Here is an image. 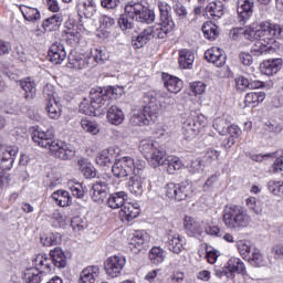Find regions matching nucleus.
<instances>
[{
	"mask_svg": "<svg viewBox=\"0 0 283 283\" xmlns=\"http://www.w3.org/2000/svg\"><path fill=\"white\" fill-rule=\"evenodd\" d=\"M206 61L216 65V67H222L227 63V55L224 51L218 46H213L206 51L205 53Z\"/></svg>",
	"mask_w": 283,
	"mask_h": 283,
	"instance_id": "obj_23",
	"label": "nucleus"
},
{
	"mask_svg": "<svg viewBox=\"0 0 283 283\" xmlns=\"http://www.w3.org/2000/svg\"><path fill=\"white\" fill-rule=\"evenodd\" d=\"M282 36V28L277 24L271 25L269 22H263V27L261 29V35L259 41L266 44L270 48H273V43H275V38Z\"/></svg>",
	"mask_w": 283,
	"mask_h": 283,
	"instance_id": "obj_11",
	"label": "nucleus"
},
{
	"mask_svg": "<svg viewBox=\"0 0 283 283\" xmlns=\"http://www.w3.org/2000/svg\"><path fill=\"white\" fill-rule=\"evenodd\" d=\"M48 277V272L39 268H29L24 271L22 280L25 283H41Z\"/></svg>",
	"mask_w": 283,
	"mask_h": 283,
	"instance_id": "obj_26",
	"label": "nucleus"
},
{
	"mask_svg": "<svg viewBox=\"0 0 283 283\" xmlns=\"http://www.w3.org/2000/svg\"><path fill=\"white\" fill-rule=\"evenodd\" d=\"M167 253L160 247H154L149 251V260L151 264H163Z\"/></svg>",
	"mask_w": 283,
	"mask_h": 283,
	"instance_id": "obj_48",
	"label": "nucleus"
},
{
	"mask_svg": "<svg viewBox=\"0 0 283 283\" xmlns=\"http://www.w3.org/2000/svg\"><path fill=\"white\" fill-rule=\"evenodd\" d=\"M98 275H101L98 265L87 266L80 273V283H94Z\"/></svg>",
	"mask_w": 283,
	"mask_h": 283,
	"instance_id": "obj_31",
	"label": "nucleus"
},
{
	"mask_svg": "<svg viewBox=\"0 0 283 283\" xmlns=\"http://www.w3.org/2000/svg\"><path fill=\"white\" fill-rule=\"evenodd\" d=\"M20 10L25 21L33 22V21H39L41 19V12H39V9L36 8L22 6Z\"/></svg>",
	"mask_w": 283,
	"mask_h": 283,
	"instance_id": "obj_47",
	"label": "nucleus"
},
{
	"mask_svg": "<svg viewBox=\"0 0 283 283\" xmlns=\"http://www.w3.org/2000/svg\"><path fill=\"white\" fill-rule=\"evenodd\" d=\"M272 171L275 174L277 171H283V151L276 157L272 165Z\"/></svg>",
	"mask_w": 283,
	"mask_h": 283,
	"instance_id": "obj_64",
	"label": "nucleus"
},
{
	"mask_svg": "<svg viewBox=\"0 0 283 283\" xmlns=\"http://www.w3.org/2000/svg\"><path fill=\"white\" fill-rule=\"evenodd\" d=\"M19 154V148L15 146L0 145V169L10 171L14 164V157Z\"/></svg>",
	"mask_w": 283,
	"mask_h": 283,
	"instance_id": "obj_12",
	"label": "nucleus"
},
{
	"mask_svg": "<svg viewBox=\"0 0 283 283\" xmlns=\"http://www.w3.org/2000/svg\"><path fill=\"white\" fill-rule=\"evenodd\" d=\"M135 21L149 25L156 21V13L140 2H129L125 6L124 13L118 19V25L123 31L132 30Z\"/></svg>",
	"mask_w": 283,
	"mask_h": 283,
	"instance_id": "obj_3",
	"label": "nucleus"
},
{
	"mask_svg": "<svg viewBox=\"0 0 283 283\" xmlns=\"http://www.w3.org/2000/svg\"><path fill=\"white\" fill-rule=\"evenodd\" d=\"M76 10L81 19H93L96 14V3L94 0H77Z\"/></svg>",
	"mask_w": 283,
	"mask_h": 283,
	"instance_id": "obj_24",
	"label": "nucleus"
},
{
	"mask_svg": "<svg viewBox=\"0 0 283 283\" xmlns=\"http://www.w3.org/2000/svg\"><path fill=\"white\" fill-rule=\"evenodd\" d=\"M63 23V14L55 13L51 15L50 18H46L42 22V28L45 30V32H56L59 28H61Z\"/></svg>",
	"mask_w": 283,
	"mask_h": 283,
	"instance_id": "obj_33",
	"label": "nucleus"
},
{
	"mask_svg": "<svg viewBox=\"0 0 283 283\" xmlns=\"http://www.w3.org/2000/svg\"><path fill=\"white\" fill-rule=\"evenodd\" d=\"M249 263L252 266H264L266 261H264V255L261 254L260 250L254 249L252 252V256L249 258Z\"/></svg>",
	"mask_w": 283,
	"mask_h": 283,
	"instance_id": "obj_51",
	"label": "nucleus"
},
{
	"mask_svg": "<svg viewBox=\"0 0 283 283\" xmlns=\"http://www.w3.org/2000/svg\"><path fill=\"white\" fill-rule=\"evenodd\" d=\"M234 81H235L237 90H239L240 92H245V90H250L251 81H249V78L240 75L235 77Z\"/></svg>",
	"mask_w": 283,
	"mask_h": 283,
	"instance_id": "obj_56",
	"label": "nucleus"
},
{
	"mask_svg": "<svg viewBox=\"0 0 283 283\" xmlns=\"http://www.w3.org/2000/svg\"><path fill=\"white\" fill-rule=\"evenodd\" d=\"M264 98H266L264 92H252L245 95L244 103L247 107H258L260 103H263Z\"/></svg>",
	"mask_w": 283,
	"mask_h": 283,
	"instance_id": "obj_44",
	"label": "nucleus"
},
{
	"mask_svg": "<svg viewBox=\"0 0 283 283\" xmlns=\"http://www.w3.org/2000/svg\"><path fill=\"white\" fill-rule=\"evenodd\" d=\"M106 117L112 125H120L123 120H125V113H123V109H120V107L112 105L107 109Z\"/></svg>",
	"mask_w": 283,
	"mask_h": 283,
	"instance_id": "obj_36",
	"label": "nucleus"
},
{
	"mask_svg": "<svg viewBox=\"0 0 283 283\" xmlns=\"http://www.w3.org/2000/svg\"><path fill=\"white\" fill-rule=\"evenodd\" d=\"M151 167H163L167 174L174 176V174L182 169V160L176 156H168L167 158L163 157L159 161L153 163Z\"/></svg>",
	"mask_w": 283,
	"mask_h": 283,
	"instance_id": "obj_15",
	"label": "nucleus"
},
{
	"mask_svg": "<svg viewBox=\"0 0 283 283\" xmlns=\"http://www.w3.org/2000/svg\"><path fill=\"white\" fill-rule=\"evenodd\" d=\"M50 259L43 254H38L34 259L33 262L35 264V269H39V266H44L46 270V273H50L52 271L51 264H50Z\"/></svg>",
	"mask_w": 283,
	"mask_h": 283,
	"instance_id": "obj_53",
	"label": "nucleus"
},
{
	"mask_svg": "<svg viewBox=\"0 0 283 283\" xmlns=\"http://www.w3.org/2000/svg\"><path fill=\"white\" fill-rule=\"evenodd\" d=\"M263 24L264 22H261V23L254 22L249 27H247L245 29H243L244 39H247L248 41H259Z\"/></svg>",
	"mask_w": 283,
	"mask_h": 283,
	"instance_id": "obj_35",
	"label": "nucleus"
},
{
	"mask_svg": "<svg viewBox=\"0 0 283 283\" xmlns=\"http://www.w3.org/2000/svg\"><path fill=\"white\" fill-rule=\"evenodd\" d=\"M21 88L24 92L25 101H34L36 98V84L31 82L30 78L19 82Z\"/></svg>",
	"mask_w": 283,
	"mask_h": 283,
	"instance_id": "obj_40",
	"label": "nucleus"
},
{
	"mask_svg": "<svg viewBox=\"0 0 283 283\" xmlns=\"http://www.w3.org/2000/svg\"><path fill=\"white\" fill-rule=\"evenodd\" d=\"M213 127L221 136H227V134H229L231 138H240V136H242V129H240L238 125L227 126V120L224 119H216Z\"/></svg>",
	"mask_w": 283,
	"mask_h": 283,
	"instance_id": "obj_20",
	"label": "nucleus"
},
{
	"mask_svg": "<svg viewBox=\"0 0 283 283\" xmlns=\"http://www.w3.org/2000/svg\"><path fill=\"white\" fill-rule=\"evenodd\" d=\"M92 59H93V65L94 63H98L99 65H103V63L107 61L108 56L107 54H105V52H103V50L96 49L95 54Z\"/></svg>",
	"mask_w": 283,
	"mask_h": 283,
	"instance_id": "obj_61",
	"label": "nucleus"
},
{
	"mask_svg": "<svg viewBox=\"0 0 283 283\" xmlns=\"http://www.w3.org/2000/svg\"><path fill=\"white\" fill-rule=\"evenodd\" d=\"M193 61H196L193 52L187 49L179 51V66L182 67V70H191Z\"/></svg>",
	"mask_w": 283,
	"mask_h": 283,
	"instance_id": "obj_38",
	"label": "nucleus"
},
{
	"mask_svg": "<svg viewBox=\"0 0 283 283\" xmlns=\"http://www.w3.org/2000/svg\"><path fill=\"white\" fill-rule=\"evenodd\" d=\"M119 213L124 220L132 222V220H135V218L140 216V208L136 207L134 203H125Z\"/></svg>",
	"mask_w": 283,
	"mask_h": 283,
	"instance_id": "obj_39",
	"label": "nucleus"
},
{
	"mask_svg": "<svg viewBox=\"0 0 283 283\" xmlns=\"http://www.w3.org/2000/svg\"><path fill=\"white\" fill-rule=\"evenodd\" d=\"M45 112L49 118L59 120V118H61V105L59 104V101L51 99L46 102Z\"/></svg>",
	"mask_w": 283,
	"mask_h": 283,
	"instance_id": "obj_45",
	"label": "nucleus"
},
{
	"mask_svg": "<svg viewBox=\"0 0 283 283\" xmlns=\"http://www.w3.org/2000/svg\"><path fill=\"white\" fill-rule=\"evenodd\" d=\"M134 167H136L134 158L122 157L117 159L112 167L113 176H115V178H127V176H132Z\"/></svg>",
	"mask_w": 283,
	"mask_h": 283,
	"instance_id": "obj_9",
	"label": "nucleus"
},
{
	"mask_svg": "<svg viewBox=\"0 0 283 283\" xmlns=\"http://www.w3.org/2000/svg\"><path fill=\"white\" fill-rule=\"evenodd\" d=\"M203 32V36L209 39V41H216V36H218V27L214 24H203L201 28Z\"/></svg>",
	"mask_w": 283,
	"mask_h": 283,
	"instance_id": "obj_50",
	"label": "nucleus"
},
{
	"mask_svg": "<svg viewBox=\"0 0 283 283\" xmlns=\"http://www.w3.org/2000/svg\"><path fill=\"white\" fill-rule=\"evenodd\" d=\"M273 50V46H269L266 44H264V42H262V40H256L251 49V55L252 56H263V54H269V52Z\"/></svg>",
	"mask_w": 283,
	"mask_h": 283,
	"instance_id": "obj_46",
	"label": "nucleus"
},
{
	"mask_svg": "<svg viewBox=\"0 0 283 283\" xmlns=\"http://www.w3.org/2000/svg\"><path fill=\"white\" fill-rule=\"evenodd\" d=\"M94 59L80 53H72L69 56V67L73 70H87L94 67Z\"/></svg>",
	"mask_w": 283,
	"mask_h": 283,
	"instance_id": "obj_16",
	"label": "nucleus"
},
{
	"mask_svg": "<svg viewBox=\"0 0 283 283\" xmlns=\"http://www.w3.org/2000/svg\"><path fill=\"white\" fill-rule=\"evenodd\" d=\"M254 6V0H237L238 21L241 25H245L249 19L253 17Z\"/></svg>",
	"mask_w": 283,
	"mask_h": 283,
	"instance_id": "obj_14",
	"label": "nucleus"
},
{
	"mask_svg": "<svg viewBox=\"0 0 283 283\" xmlns=\"http://www.w3.org/2000/svg\"><path fill=\"white\" fill-rule=\"evenodd\" d=\"M261 74L265 76H273L282 70V59L266 60L260 65Z\"/></svg>",
	"mask_w": 283,
	"mask_h": 283,
	"instance_id": "obj_28",
	"label": "nucleus"
},
{
	"mask_svg": "<svg viewBox=\"0 0 283 283\" xmlns=\"http://www.w3.org/2000/svg\"><path fill=\"white\" fill-rule=\"evenodd\" d=\"M205 15L209 19H214V21L222 19L224 15V4L222 1L209 2L205 8Z\"/></svg>",
	"mask_w": 283,
	"mask_h": 283,
	"instance_id": "obj_27",
	"label": "nucleus"
},
{
	"mask_svg": "<svg viewBox=\"0 0 283 283\" xmlns=\"http://www.w3.org/2000/svg\"><path fill=\"white\" fill-rule=\"evenodd\" d=\"M165 193L169 200L182 202V200H187V198L193 196V185L188 180L179 184L170 182L165 186Z\"/></svg>",
	"mask_w": 283,
	"mask_h": 283,
	"instance_id": "obj_7",
	"label": "nucleus"
},
{
	"mask_svg": "<svg viewBox=\"0 0 283 283\" xmlns=\"http://www.w3.org/2000/svg\"><path fill=\"white\" fill-rule=\"evenodd\" d=\"M13 56L14 59H18V61H21L22 63H25V61H28V53H25V49H23L22 46L14 48Z\"/></svg>",
	"mask_w": 283,
	"mask_h": 283,
	"instance_id": "obj_62",
	"label": "nucleus"
},
{
	"mask_svg": "<svg viewBox=\"0 0 283 283\" xmlns=\"http://www.w3.org/2000/svg\"><path fill=\"white\" fill-rule=\"evenodd\" d=\"M43 96L46 102L56 101V93L54 92V85L46 84L43 87Z\"/></svg>",
	"mask_w": 283,
	"mask_h": 283,
	"instance_id": "obj_58",
	"label": "nucleus"
},
{
	"mask_svg": "<svg viewBox=\"0 0 283 283\" xmlns=\"http://www.w3.org/2000/svg\"><path fill=\"white\" fill-rule=\"evenodd\" d=\"M184 226L188 235L192 238H200V235H202V223L196 221L192 217H185Z\"/></svg>",
	"mask_w": 283,
	"mask_h": 283,
	"instance_id": "obj_30",
	"label": "nucleus"
},
{
	"mask_svg": "<svg viewBox=\"0 0 283 283\" xmlns=\"http://www.w3.org/2000/svg\"><path fill=\"white\" fill-rule=\"evenodd\" d=\"M96 92H99V97L104 101L105 107L109 105L111 98H120L125 94V88L123 86H106V87H96Z\"/></svg>",
	"mask_w": 283,
	"mask_h": 283,
	"instance_id": "obj_19",
	"label": "nucleus"
},
{
	"mask_svg": "<svg viewBox=\"0 0 283 283\" xmlns=\"http://www.w3.org/2000/svg\"><path fill=\"white\" fill-rule=\"evenodd\" d=\"M31 138L33 143L44 149H49L52 156L60 160H72L74 158V150L70 149L67 144L54 140V132L52 129L41 130L39 127L34 128Z\"/></svg>",
	"mask_w": 283,
	"mask_h": 283,
	"instance_id": "obj_2",
	"label": "nucleus"
},
{
	"mask_svg": "<svg viewBox=\"0 0 283 283\" xmlns=\"http://www.w3.org/2000/svg\"><path fill=\"white\" fill-rule=\"evenodd\" d=\"M81 126L84 132H87L88 134H92L93 136H96L101 129L98 128V124H95L94 122H90L87 119L81 120Z\"/></svg>",
	"mask_w": 283,
	"mask_h": 283,
	"instance_id": "obj_54",
	"label": "nucleus"
},
{
	"mask_svg": "<svg viewBox=\"0 0 283 283\" xmlns=\"http://www.w3.org/2000/svg\"><path fill=\"white\" fill-rule=\"evenodd\" d=\"M59 207H70L72 205V196L66 190L54 191L51 196Z\"/></svg>",
	"mask_w": 283,
	"mask_h": 283,
	"instance_id": "obj_41",
	"label": "nucleus"
},
{
	"mask_svg": "<svg viewBox=\"0 0 283 283\" xmlns=\"http://www.w3.org/2000/svg\"><path fill=\"white\" fill-rule=\"evenodd\" d=\"M125 264H127L125 256L114 255L106 260L104 269L109 277H118L123 269H125Z\"/></svg>",
	"mask_w": 283,
	"mask_h": 283,
	"instance_id": "obj_13",
	"label": "nucleus"
},
{
	"mask_svg": "<svg viewBox=\"0 0 283 283\" xmlns=\"http://www.w3.org/2000/svg\"><path fill=\"white\" fill-rule=\"evenodd\" d=\"M67 56V52L65 51V45L61 42L53 43L49 49V61L54 63V65H59L65 61Z\"/></svg>",
	"mask_w": 283,
	"mask_h": 283,
	"instance_id": "obj_22",
	"label": "nucleus"
},
{
	"mask_svg": "<svg viewBox=\"0 0 283 283\" xmlns=\"http://www.w3.org/2000/svg\"><path fill=\"white\" fill-rule=\"evenodd\" d=\"M50 255L54 266L57 269H65L67 266V256L60 247L54 248L50 251Z\"/></svg>",
	"mask_w": 283,
	"mask_h": 283,
	"instance_id": "obj_34",
	"label": "nucleus"
},
{
	"mask_svg": "<svg viewBox=\"0 0 283 283\" xmlns=\"http://www.w3.org/2000/svg\"><path fill=\"white\" fill-rule=\"evenodd\" d=\"M41 244L43 247H56L61 244V234L60 233H49L40 238Z\"/></svg>",
	"mask_w": 283,
	"mask_h": 283,
	"instance_id": "obj_49",
	"label": "nucleus"
},
{
	"mask_svg": "<svg viewBox=\"0 0 283 283\" xmlns=\"http://www.w3.org/2000/svg\"><path fill=\"white\" fill-rule=\"evenodd\" d=\"M222 222L227 229L242 231V229H247V227L251 224V217L242 206L230 205L226 206L223 209Z\"/></svg>",
	"mask_w": 283,
	"mask_h": 283,
	"instance_id": "obj_5",
	"label": "nucleus"
},
{
	"mask_svg": "<svg viewBox=\"0 0 283 283\" xmlns=\"http://www.w3.org/2000/svg\"><path fill=\"white\" fill-rule=\"evenodd\" d=\"M91 103L87 99H84L80 104L78 112L81 114H85L86 116H101V114H105L107 112V107L105 106V101L101 98V92L96 91V88H92L91 92Z\"/></svg>",
	"mask_w": 283,
	"mask_h": 283,
	"instance_id": "obj_6",
	"label": "nucleus"
},
{
	"mask_svg": "<svg viewBox=\"0 0 283 283\" xmlns=\"http://www.w3.org/2000/svg\"><path fill=\"white\" fill-rule=\"evenodd\" d=\"M190 90L191 92H193L195 96H198L207 92V84H205L203 82H192L190 84Z\"/></svg>",
	"mask_w": 283,
	"mask_h": 283,
	"instance_id": "obj_59",
	"label": "nucleus"
},
{
	"mask_svg": "<svg viewBox=\"0 0 283 283\" xmlns=\"http://www.w3.org/2000/svg\"><path fill=\"white\" fill-rule=\"evenodd\" d=\"M166 247L171 251V253H176L178 255L182 253V250L185 249V238L174 232V230H169L166 233Z\"/></svg>",
	"mask_w": 283,
	"mask_h": 283,
	"instance_id": "obj_18",
	"label": "nucleus"
},
{
	"mask_svg": "<svg viewBox=\"0 0 283 283\" xmlns=\"http://www.w3.org/2000/svg\"><path fill=\"white\" fill-rule=\"evenodd\" d=\"M160 96H163L161 93H148L144 97V103L146 105L143 111L133 114L130 117V125L134 127H143L156 123L158 111L160 109V102L158 101Z\"/></svg>",
	"mask_w": 283,
	"mask_h": 283,
	"instance_id": "obj_4",
	"label": "nucleus"
},
{
	"mask_svg": "<svg viewBox=\"0 0 283 283\" xmlns=\"http://www.w3.org/2000/svg\"><path fill=\"white\" fill-rule=\"evenodd\" d=\"M107 191H109V186L105 181L99 180L93 184L90 190V195L94 202L101 205L105 202V199L107 198Z\"/></svg>",
	"mask_w": 283,
	"mask_h": 283,
	"instance_id": "obj_21",
	"label": "nucleus"
},
{
	"mask_svg": "<svg viewBox=\"0 0 283 283\" xmlns=\"http://www.w3.org/2000/svg\"><path fill=\"white\" fill-rule=\"evenodd\" d=\"M268 189L273 196H280L283 193V184L280 181L271 180L268 182Z\"/></svg>",
	"mask_w": 283,
	"mask_h": 283,
	"instance_id": "obj_55",
	"label": "nucleus"
},
{
	"mask_svg": "<svg viewBox=\"0 0 283 283\" xmlns=\"http://www.w3.org/2000/svg\"><path fill=\"white\" fill-rule=\"evenodd\" d=\"M77 165H78L80 171H82L84 178H86V179L96 178L98 171L96 170L94 165H92V163H90L87 159L80 158L77 160Z\"/></svg>",
	"mask_w": 283,
	"mask_h": 283,
	"instance_id": "obj_37",
	"label": "nucleus"
},
{
	"mask_svg": "<svg viewBox=\"0 0 283 283\" xmlns=\"http://www.w3.org/2000/svg\"><path fill=\"white\" fill-rule=\"evenodd\" d=\"M147 238H148L147 232L136 231L129 242L132 249H137V251H143L145 244H147Z\"/></svg>",
	"mask_w": 283,
	"mask_h": 283,
	"instance_id": "obj_43",
	"label": "nucleus"
},
{
	"mask_svg": "<svg viewBox=\"0 0 283 283\" xmlns=\"http://www.w3.org/2000/svg\"><path fill=\"white\" fill-rule=\"evenodd\" d=\"M227 264L228 270L230 271V275H233V273H238L239 275H247V266L242 260L238 258H231Z\"/></svg>",
	"mask_w": 283,
	"mask_h": 283,
	"instance_id": "obj_42",
	"label": "nucleus"
},
{
	"mask_svg": "<svg viewBox=\"0 0 283 283\" xmlns=\"http://www.w3.org/2000/svg\"><path fill=\"white\" fill-rule=\"evenodd\" d=\"M163 81L166 90L171 94H178L182 91V80L177 76L169 75L168 73H163Z\"/></svg>",
	"mask_w": 283,
	"mask_h": 283,
	"instance_id": "obj_29",
	"label": "nucleus"
},
{
	"mask_svg": "<svg viewBox=\"0 0 283 283\" xmlns=\"http://www.w3.org/2000/svg\"><path fill=\"white\" fill-rule=\"evenodd\" d=\"M139 151L145 156L146 160H150L151 165L160 163L167 156L163 146L153 139H143L139 144Z\"/></svg>",
	"mask_w": 283,
	"mask_h": 283,
	"instance_id": "obj_8",
	"label": "nucleus"
},
{
	"mask_svg": "<svg viewBox=\"0 0 283 283\" xmlns=\"http://www.w3.org/2000/svg\"><path fill=\"white\" fill-rule=\"evenodd\" d=\"M159 8V23L148 27L140 34L133 38V45L140 50V48H145L151 39H166L167 34L174 30L176 25L169 12H171V7L167 2H158Z\"/></svg>",
	"mask_w": 283,
	"mask_h": 283,
	"instance_id": "obj_1",
	"label": "nucleus"
},
{
	"mask_svg": "<svg viewBox=\"0 0 283 283\" xmlns=\"http://www.w3.org/2000/svg\"><path fill=\"white\" fill-rule=\"evenodd\" d=\"M174 12L179 19H187V15L189 14V12L187 11V7H185L182 2H177L174 6Z\"/></svg>",
	"mask_w": 283,
	"mask_h": 283,
	"instance_id": "obj_60",
	"label": "nucleus"
},
{
	"mask_svg": "<svg viewBox=\"0 0 283 283\" xmlns=\"http://www.w3.org/2000/svg\"><path fill=\"white\" fill-rule=\"evenodd\" d=\"M145 187H147V178L142 176L140 168H138L134 170V176L128 181V189L134 196H143Z\"/></svg>",
	"mask_w": 283,
	"mask_h": 283,
	"instance_id": "obj_17",
	"label": "nucleus"
},
{
	"mask_svg": "<svg viewBox=\"0 0 283 283\" xmlns=\"http://www.w3.org/2000/svg\"><path fill=\"white\" fill-rule=\"evenodd\" d=\"M118 148L116 147H109L108 149H104L101 151V154L95 158V163L99 167H111L112 163L116 160L118 156Z\"/></svg>",
	"mask_w": 283,
	"mask_h": 283,
	"instance_id": "obj_25",
	"label": "nucleus"
},
{
	"mask_svg": "<svg viewBox=\"0 0 283 283\" xmlns=\"http://www.w3.org/2000/svg\"><path fill=\"white\" fill-rule=\"evenodd\" d=\"M219 157H220V151L210 148L207 150L206 155L203 156V164L211 165V163H213V160H218Z\"/></svg>",
	"mask_w": 283,
	"mask_h": 283,
	"instance_id": "obj_57",
	"label": "nucleus"
},
{
	"mask_svg": "<svg viewBox=\"0 0 283 283\" xmlns=\"http://www.w3.org/2000/svg\"><path fill=\"white\" fill-rule=\"evenodd\" d=\"M127 200V192L118 191L115 193H111L106 200L107 207L109 209H123L126 205L125 201Z\"/></svg>",
	"mask_w": 283,
	"mask_h": 283,
	"instance_id": "obj_32",
	"label": "nucleus"
},
{
	"mask_svg": "<svg viewBox=\"0 0 283 283\" xmlns=\"http://www.w3.org/2000/svg\"><path fill=\"white\" fill-rule=\"evenodd\" d=\"M205 115L196 112H190V116L184 122L182 129L188 136H196L201 127L206 125Z\"/></svg>",
	"mask_w": 283,
	"mask_h": 283,
	"instance_id": "obj_10",
	"label": "nucleus"
},
{
	"mask_svg": "<svg viewBox=\"0 0 283 283\" xmlns=\"http://www.w3.org/2000/svg\"><path fill=\"white\" fill-rule=\"evenodd\" d=\"M205 161L202 159H193L188 166V171L190 174H202L205 171Z\"/></svg>",
	"mask_w": 283,
	"mask_h": 283,
	"instance_id": "obj_52",
	"label": "nucleus"
},
{
	"mask_svg": "<svg viewBox=\"0 0 283 283\" xmlns=\"http://www.w3.org/2000/svg\"><path fill=\"white\" fill-rule=\"evenodd\" d=\"M184 280H185V273L174 272L166 279L165 283H182Z\"/></svg>",
	"mask_w": 283,
	"mask_h": 283,
	"instance_id": "obj_63",
	"label": "nucleus"
}]
</instances>
